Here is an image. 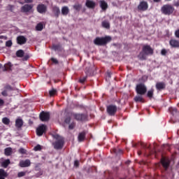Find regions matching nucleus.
<instances>
[{"label":"nucleus","instance_id":"nucleus-1","mask_svg":"<svg viewBox=\"0 0 179 179\" xmlns=\"http://www.w3.org/2000/svg\"><path fill=\"white\" fill-rule=\"evenodd\" d=\"M147 55H153V49L149 45L143 47V51L138 55V58L141 61H145Z\"/></svg>","mask_w":179,"mask_h":179},{"label":"nucleus","instance_id":"nucleus-2","mask_svg":"<svg viewBox=\"0 0 179 179\" xmlns=\"http://www.w3.org/2000/svg\"><path fill=\"white\" fill-rule=\"evenodd\" d=\"M111 41V36H105L101 38H96L94 40V44L95 45H106V44Z\"/></svg>","mask_w":179,"mask_h":179},{"label":"nucleus","instance_id":"nucleus-3","mask_svg":"<svg viewBox=\"0 0 179 179\" xmlns=\"http://www.w3.org/2000/svg\"><path fill=\"white\" fill-rule=\"evenodd\" d=\"M161 12L164 15L169 16V15H171L174 12V7L169 4L164 5L161 8Z\"/></svg>","mask_w":179,"mask_h":179},{"label":"nucleus","instance_id":"nucleus-4","mask_svg":"<svg viewBox=\"0 0 179 179\" xmlns=\"http://www.w3.org/2000/svg\"><path fill=\"white\" fill-rule=\"evenodd\" d=\"M55 138L57 139L56 142L53 143L55 149L59 150L64 148V138L58 136V134L55 135Z\"/></svg>","mask_w":179,"mask_h":179},{"label":"nucleus","instance_id":"nucleus-5","mask_svg":"<svg viewBox=\"0 0 179 179\" xmlns=\"http://www.w3.org/2000/svg\"><path fill=\"white\" fill-rule=\"evenodd\" d=\"M136 92L137 94L143 95L148 92V88L144 84H138L136 85Z\"/></svg>","mask_w":179,"mask_h":179},{"label":"nucleus","instance_id":"nucleus-6","mask_svg":"<svg viewBox=\"0 0 179 179\" xmlns=\"http://www.w3.org/2000/svg\"><path fill=\"white\" fill-rule=\"evenodd\" d=\"M72 117L77 121H86L87 120V115L83 113H73Z\"/></svg>","mask_w":179,"mask_h":179},{"label":"nucleus","instance_id":"nucleus-7","mask_svg":"<svg viewBox=\"0 0 179 179\" xmlns=\"http://www.w3.org/2000/svg\"><path fill=\"white\" fill-rule=\"evenodd\" d=\"M149 8V4L147 3V1H142L139 3L138 6V10H141V12H145V10H148Z\"/></svg>","mask_w":179,"mask_h":179},{"label":"nucleus","instance_id":"nucleus-8","mask_svg":"<svg viewBox=\"0 0 179 179\" xmlns=\"http://www.w3.org/2000/svg\"><path fill=\"white\" fill-rule=\"evenodd\" d=\"M106 110L109 115H115L117 113V106L115 105H110L107 107Z\"/></svg>","mask_w":179,"mask_h":179},{"label":"nucleus","instance_id":"nucleus-9","mask_svg":"<svg viewBox=\"0 0 179 179\" xmlns=\"http://www.w3.org/2000/svg\"><path fill=\"white\" fill-rule=\"evenodd\" d=\"M34 6V5L33 4H24L21 7V12L27 13V12H30L33 9Z\"/></svg>","mask_w":179,"mask_h":179},{"label":"nucleus","instance_id":"nucleus-10","mask_svg":"<svg viewBox=\"0 0 179 179\" xmlns=\"http://www.w3.org/2000/svg\"><path fill=\"white\" fill-rule=\"evenodd\" d=\"M44 132H45V124H41L36 129V134L38 136H42Z\"/></svg>","mask_w":179,"mask_h":179},{"label":"nucleus","instance_id":"nucleus-11","mask_svg":"<svg viewBox=\"0 0 179 179\" xmlns=\"http://www.w3.org/2000/svg\"><path fill=\"white\" fill-rule=\"evenodd\" d=\"M17 43L20 45H23V44H26V43H27V38L23 36H19L17 37Z\"/></svg>","mask_w":179,"mask_h":179},{"label":"nucleus","instance_id":"nucleus-12","mask_svg":"<svg viewBox=\"0 0 179 179\" xmlns=\"http://www.w3.org/2000/svg\"><path fill=\"white\" fill-rule=\"evenodd\" d=\"M31 162L30 159H26L24 161H20L19 163L20 167H30Z\"/></svg>","mask_w":179,"mask_h":179},{"label":"nucleus","instance_id":"nucleus-13","mask_svg":"<svg viewBox=\"0 0 179 179\" xmlns=\"http://www.w3.org/2000/svg\"><path fill=\"white\" fill-rule=\"evenodd\" d=\"M85 6L90 9H94L96 8V3L92 0H87Z\"/></svg>","mask_w":179,"mask_h":179},{"label":"nucleus","instance_id":"nucleus-14","mask_svg":"<svg viewBox=\"0 0 179 179\" xmlns=\"http://www.w3.org/2000/svg\"><path fill=\"white\" fill-rule=\"evenodd\" d=\"M169 44L173 48H179V41L178 40L171 39L169 41Z\"/></svg>","mask_w":179,"mask_h":179},{"label":"nucleus","instance_id":"nucleus-15","mask_svg":"<svg viewBox=\"0 0 179 179\" xmlns=\"http://www.w3.org/2000/svg\"><path fill=\"white\" fill-rule=\"evenodd\" d=\"M155 87H156L157 90H164V89H166V83H157Z\"/></svg>","mask_w":179,"mask_h":179},{"label":"nucleus","instance_id":"nucleus-16","mask_svg":"<svg viewBox=\"0 0 179 179\" xmlns=\"http://www.w3.org/2000/svg\"><path fill=\"white\" fill-rule=\"evenodd\" d=\"M162 164L164 169H169V166H170V161L167 159L162 158Z\"/></svg>","mask_w":179,"mask_h":179},{"label":"nucleus","instance_id":"nucleus-17","mask_svg":"<svg viewBox=\"0 0 179 179\" xmlns=\"http://www.w3.org/2000/svg\"><path fill=\"white\" fill-rule=\"evenodd\" d=\"M16 128H22L23 127V120L17 118L15 120Z\"/></svg>","mask_w":179,"mask_h":179},{"label":"nucleus","instance_id":"nucleus-18","mask_svg":"<svg viewBox=\"0 0 179 179\" xmlns=\"http://www.w3.org/2000/svg\"><path fill=\"white\" fill-rule=\"evenodd\" d=\"M37 10L39 13H44V12H45V6L43 4H39L37 6Z\"/></svg>","mask_w":179,"mask_h":179},{"label":"nucleus","instance_id":"nucleus-19","mask_svg":"<svg viewBox=\"0 0 179 179\" xmlns=\"http://www.w3.org/2000/svg\"><path fill=\"white\" fill-rule=\"evenodd\" d=\"M8 177V172L5 171L3 169H0V179H5Z\"/></svg>","mask_w":179,"mask_h":179},{"label":"nucleus","instance_id":"nucleus-20","mask_svg":"<svg viewBox=\"0 0 179 179\" xmlns=\"http://www.w3.org/2000/svg\"><path fill=\"white\" fill-rule=\"evenodd\" d=\"M10 164V159H8L4 160L3 162H1V167H3V169H7L8 166Z\"/></svg>","mask_w":179,"mask_h":179},{"label":"nucleus","instance_id":"nucleus-21","mask_svg":"<svg viewBox=\"0 0 179 179\" xmlns=\"http://www.w3.org/2000/svg\"><path fill=\"white\" fill-rule=\"evenodd\" d=\"M69 13V8L68 6H64L62 8V15H64V16H66Z\"/></svg>","mask_w":179,"mask_h":179},{"label":"nucleus","instance_id":"nucleus-22","mask_svg":"<svg viewBox=\"0 0 179 179\" xmlns=\"http://www.w3.org/2000/svg\"><path fill=\"white\" fill-rule=\"evenodd\" d=\"M53 13L56 17H58V16H59V13H61V10L58 7L55 6L53 7Z\"/></svg>","mask_w":179,"mask_h":179},{"label":"nucleus","instance_id":"nucleus-23","mask_svg":"<svg viewBox=\"0 0 179 179\" xmlns=\"http://www.w3.org/2000/svg\"><path fill=\"white\" fill-rule=\"evenodd\" d=\"M35 29L36 31H41L44 29V25L43 24V23L40 22L36 24Z\"/></svg>","mask_w":179,"mask_h":179},{"label":"nucleus","instance_id":"nucleus-24","mask_svg":"<svg viewBox=\"0 0 179 179\" xmlns=\"http://www.w3.org/2000/svg\"><path fill=\"white\" fill-rule=\"evenodd\" d=\"M16 56L18 58H23L24 57V51L23 50H19L16 52Z\"/></svg>","mask_w":179,"mask_h":179},{"label":"nucleus","instance_id":"nucleus-25","mask_svg":"<svg viewBox=\"0 0 179 179\" xmlns=\"http://www.w3.org/2000/svg\"><path fill=\"white\" fill-rule=\"evenodd\" d=\"M3 71H12V63L8 62L4 65Z\"/></svg>","mask_w":179,"mask_h":179},{"label":"nucleus","instance_id":"nucleus-26","mask_svg":"<svg viewBox=\"0 0 179 179\" xmlns=\"http://www.w3.org/2000/svg\"><path fill=\"white\" fill-rule=\"evenodd\" d=\"M4 155L6 156H10V155H12V148H6L4 150Z\"/></svg>","mask_w":179,"mask_h":179},{"label":"nucleus","instance_id":"nucleus-27","mask_svg":"<svg viewBox=\"0 0 179 179\" xmlns=\"http://www.w3.org/2000/svg\"><path fill=\"white\" fill-rule=\"evenodd\" d=\"M100 6H101V8L103 10H106V9H107L108 6L107 5V3L104 1H100Z\"/></svg>","mask_w":179,"mask_h":179},{"label":"nucleus","instance_id":"nucleus-28","mask_svg":"<svg viewBox=\"0 0 179 179\" xmlns=\"http://www.w3.org/2000/svg\"><path fill=\"white\" fill-rule=\"evenodd\" d=\"M4 89L7 91V92H12L13 90H15V88H13V87L9 85H6L4 87Z\"/></svg>","mask_w":179,"mask_h":179},{"label":"nucleus","instance_id":"nucleus-29","mask_svg":"<svg viewBox=\"0 0 179 179\" xmlns=\"http://www.w3.org/2000/svg\"><path fill=\"white\" fill-rule=\"evenodd\" d=\"M41 121H45V111H42L39 115Z\"/></svg>","mask_w":179,"mask_h":179},{"label":"nucleus","instance_id":"nucleus-30","mask_svg":"<svg viewBox=\"0 0 179 179\" xmlns=\"http://www.w3.org/2000/svg\"><path fill=\"white\" fill-rule=\"evenodd\" d=\"M2 122L4 124V125H9V124H10V120H9L8 117H3L2 119Z\"/></svg>","mask_w":179,"mask_h":179},{"label":"nucleus","instance_id":"nucleus-31","mask_svg":"<svg viewBox=\"0 0 179 179\" xmlns=\"http://www.w3.org/2000/svg\"><path fill=\"white\" fill-rule=\"evenodd\" d=\"M154 92H155L154 89H151L150 90H148V92L147 93V96H148V97H149V99H152V97H153Z\"/></svg>","mask_w":179,"mask_h":179},{"label":"nucleus","instance_id":"nucleus-32","mask_svg":"<svg viewBox=\"0 0 179 179\" xmlns=\"http://www.w3.org/2000/svg\"><path fill=\"white\" fill-rule=\"evenodd\" d=\"M85 140V133H80L78 135V141L82 142Z\"/></svg>","mask_w":179,"mask_h":179},{"label":"nucleus","instance_id":"nucleus-33","mask_svg":"<svg viewBox=\"0 0 179 179\" xmlns=\"http://www.w3.org/2000/svg\"><path fill=\"white\" fill-rule=\"evenodd\" d=\"M102 27H104L105 29H110V22L107 21H103Z\"/></svg>","mask_w":179,"mask_h":179},{"label":"nucleus","instance_id":"nucleus-34","mask_svg":"<svg viewBox=\"0 0 179 179\" xmlns=\"http://www.w3.org/2000/svg\"><path fill=\"white\" fill-rule=\"evenodd\" d=\"M143 95H137L134 97V101L138 102V101H142L143 100V98L142 97Z\"/></svg>","mask_w":179,"mask_h":179},{"label":"nucleus","instance_id":"nucleus-35","mask_svg":"<svg viewBox=\"0 0 179 179\" xmlns=\"http://www.w3.org/2000/svg\"><path fill=\"white\" fill-rule=\"evenodd\" d=\"M27 173V171H21V172H19L17 173V177L19 178H22V177H24V176H26V174Z\"/></svg>","mask_w":179,"mask_h":179},{"label":"nucleus","instance_id":"nucleus-36","mask_svg":"<svg viewBox=\"0 0 179 179\" xmlns=\"http://www.w3.org/2000/svg\"><path fill=\"white\" fill-rule=\"evenodd\" d=\"M41 149H42V148H41V146L39 144H38L36 146H35L34 148V150L35 152H38V151L41 150Z\"/></svg>","mask_w":179,"mask_h":179},{"label":"nucleus","instance_id":"nucleus-37","mask_svg":"<svg viewBox=\"0 0 179 179\" xmlns=\"http://www.w3.org/2000/svg\"><path fill=\"white\" fill-rule=\"evenodd\" d=\"M55 93H57V90L52 89L49 91V94L50 96H54V94H55Z\"/></svg>","mask_w":179,"mask_h":179},{"label":"nucleus","instance_id":"nucleus-38","mask_svg":"<svg viewBox=\"0 0 179 179\" xmlns=\"http://www.w3.org/2000/svg\"><path fill=\"white\" fill-rule=\"evenodd\" d=\"M73 8L76 10H80V8H82V6H80V4H76L73 6Z\"/></svg>","mask_w":179,"mask_h":179},{"label":"nucleus","instance_id":"nucleus-39","mask_svg":"<svg viewBox=\"0 0 179 179\" xmlns=\"http://www.w3.org/2000/svg\"><path fill=\"white\" fill-rule=\"evenodd\" d=\"M169 111L171 114H176V113H177V109L176 108H170Z\"/></svg>","mask_w":179,"mask_h":179},{"label":"nucleus","instance_id":"nucleus-40","mask_svg":"<svg viewBox=\"0 0 179 179\" xmlns=\"http://www.w3.org/2000/svg\"><path fill=\"white\" fill-rule=\"evenodd\" d=\"M50 112L45 113V121H50Z\"/></svg>","mask_w":179,"mask_h":179},{"label":"nucleus","instance_id":"nucleus-41","mask_svg":"<svg viewBox=\"0 0 179 179\" xmlns=\"http://www.w3.org/2000/svg\"><path fill=\"white\" fill-rule=\"evenodd\" d=\"M75 122H72L69 125V129H73L76 127Z\"/></svg>","mask_w":179,"mask_h":179},{"label":"nucleus","instance_id":"nucleus-42","mask_svg":"<svg viewBox=\"0 0 179 179\" xmlns=\"http://www.w3.org/2000/svg\"><path fill=\"white\" fill-rule=\"evenodd\" d=\"M19 153H21V155H26V150H24V148H20Z\"/></svg>","mask_w":179,"mask_h":179},{"label":"nucleus","instance_id":"nucleus-43","mask_svg":"<svg viewBox=\"0 0 179 179\" xmlns=\"http://www.w3.org/2000/svg\"><path fill=\"white\" fill-rule=\"evenodd\" d=\"M12 41H8L6 42V47H12Z\"/></svg>","mask_w":179,"mask_h":179},{"label":"nucleus","instance_id":"nucleus-44","mask_svg":"<svg viewBox=\"0 0 179 179\" xmlns=\"http://www.w3.org/2000/svg\"><path fill=\"white\" fill-rule=\"evenodd\" d=\"M51 61H52V62L53 63V64H55V65H58V59H55V58H54V57H52V59H51Z\"/></svg>","mask_w":179,"mask_h":179},{"label":"nucleus","instance_id":"nucleus-45","mask_svg":"<svg viewBox=\"0 0 179 179\" xmlns=\"http://www.w3.org/2000/svg\"><path fill=\"white\" fill-rule=\"evenodd\" d=\"M2 96H3L4 97L8 96V91L4 90L2 92H1Z\"/></svg>","mask_w":179,"mask_h":179},{"label":"nucleus","instance_id":"nucleus-46","mask_svg":"<svg viewBox=\"0 0 179 179\" xmlns=\"http://www.w3.org/2000/svg\"><path fill=\"white\" fill-rule=\"evenodd\" d=\"M110 78H111V72L108 71L106 73V79L110 80Z\"/></svg>","mask_w":179,"mask_h":179},{"label":"nucleus","instance_id":"nucleus-47","mask_svg":"<svg viewBox=\"0 0 179 179\" xmlns=\"http://www.w3.org/2000/svg\"><path fill=\"white\" fill-rule=\"evenodd\" d=\"M64 122L66 124H71V117H66V120H64Z\"/></svg>","mask_w":179,"mask_h":179},{"label":"nucleus","instance_id":"nucleus-48","mask_svg":"<svg viewBox=\"0 0 179 179\" xmlns=\"http://www.w3.org/2000/svg\"><path fill=\"white\" fill-rule=\"evenodd\" d=\"M7 8H8L9 10H10V12H13V6H12V5H8V6H7Z\"/></svg>","mask_w":179,"mask_h":179},{"label":"nucleus","instance_id":"nucleus-49","mask_svg":"<svg viewBox=\"0 0 179 179\" xmlns=\"http://www.w3.org/2000/svg\"><path fill=\"white\" fill-rule=\"evenodd\" d=\"M161 54L162 55H166V54H167V50H166V49H162L161 51Z\"/></svg>","mask_w":179,"mask_h":179},{"label":"nucleus","instance_id":"nucleus-50","mask_svg":"<svg viewBox=\"0 0 179 179\" xmlns=\"http://www.w3.org/2000/svg\"><path fill=\"white\" fill-rule=\"evenodd\" d=\"M175 36L177 38H179V29L175 31Z\"/></svg>","mask_w":179,"mask_h":179},{"label":"nucleus","instance_id":"nucleus-51","mask_svg":"<svg viewBox=\"0 0 179 179\" xmlns=\"http://www.w3.org/2000/svg\"><path fill=\"white\" fill-rule=\"evenodd\" d=\"M3 104H5V101L3 99H0V107H2Z\"/></svg>","mask_w":179,"mask_h":179},{"label":"nucleus","instance_id":"nucleus-52","mask_svg":"<svg viewBox=\"0 0 179 179\" xmlns=\"http://www.w3.org/2000/svg\"><path fill=\"white\" fill-rule=\"evenodd\" d=\"M86 80V77H83L82 78L80 79V83H83Z\"/></svg>","mask_w":179,"mask_h":179},{"label":"nucleus","instance_id":"nucleus-53","mask_svg":"<svg viewBox=\"0 0 179 179\" xmlns=\"http://www.w3.org/2000/svg\"><path fill=\"white\" fill-rule=\"evenodd\" d=\"M53 50H55V51H57V50H58L59 48V45H54L52 47Z\"/></svg>","mask_w":179,"mask_h":179},{"label":"nucleus","instance_id":"nucleus-54","mask_svg":"<svg viewBox=\"0 0 179 179\" xmlns=\"http://www.w3.org/2000/svg\"><path fill=\"white\" fill-rule=\"evenodd\" d=\"M25 3H31L33 2V0H24Z\"/></svg>","mask_w":179,"mask_h":179},{"label":"nucleus","instance_id":"nucleus-55","mask_svg":"<svg viewBox=\"0 0 179 179\" xmlns=\"http://www.w3.org/2000/svg\"><path fill=\"white\" fill-rule=\"evenodd\" d=\"M74 166H76V167H78V166H79V161H75Z\"/></svg>","mask_w":179,"mask_h":179},{"label":"nucleus","instance_id":"nucleus-56","mask_svg":"<svg viewBox=\"0 0 179 179\" xmlns=\"http://www.w3.org/2000/svg\"><path fill=\"white\" fill-rule=\"evenodd\" d=\"M27 59H29V57L26 56V57H24V60H25V61H27Z\"/></svg>","mask_w":179,"mask_h":179},{"label":"nucleus","instance_id":"nucleus-57","mask_svg":"<svg viewBox=\"0 0 179 179\" xmlns=\"http://www.w3.org/2000/svg\"><path fill=\"white\" fill-rule=\"evenodd\" d=\"M154 2H160V0H153Z\"/></svg>","mask_w":179,"mask_h":179},{"label":"nucleus","instance_id":"nucleus-58","mask_svg":"<svg viewBox=\"0 0 179 179\" xmlns=\"http://www.w3.org/2000/svg\"><path fill=\"white\" fill-rule=\"evenodd\" d=\"M176 6H179V3H176Z\"/></svg>","mask_w":179,"mask_h":179},{"label":"nucleus","instance_id":"nucleus-59","mask_svg":"<svg viewBox=\"0 0 179 179\" xmlns=\"http://www.w3.org/2000/svg\"><path fill=\"white\" fill-rule=\"evenodd\" d=\"M1 68H2V64H0V69H1Z\"/></svg>","mask_w":179,"mask_h":179},{"label":"nucleus","instance_id":"nucleus-60","mask_svg":"<svg viewBox=\"0 0 179 179\" xmlns=\"http://www.w3.org/2000/svg\"><path fill=\"white\" fill-rule=\"evenodd\" d=\"M121 152H122L121 150H119V152L121 153Z\"/></svg>","mask_w":179,"mask_h":179},{"label":"nucleus","instance_id":"nucleus-61","mask_svg":"<svg viewBox=\"0 0 179 179\" xmlns=\"http://www.w3.org/2000/svg\"><path fill=\"white\" fill-rule=\"evenodd\" d=\"M166 1H171V0H166Z\"/></svg>","mask_w":179,"mask_h":179}]
</instances>
